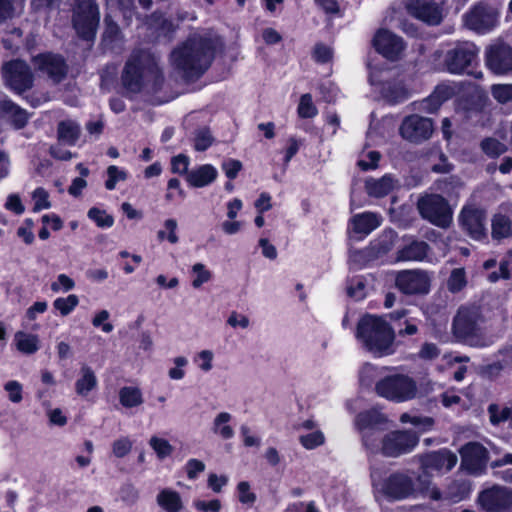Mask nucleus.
<instances>
[{"instance_id": "f257e3e1", "label": "nucleus", "mask_w": 512, "mask_h": 512, "mask_svg": "<svg viewBox=\"0 0 512 512\" xmlns=\"http://www.w3.org/2000/svg\"><path fill=\"white\" fill-rule=\"evenodd\" d=\"M220 45V38L212 31L198 30L172 50L170 60L183 78L196 80L211 66Z\"/></svg>"}, {"instance_id": "f03ea898", "label": "nucleus", "mask_w": 512, "mask_h": 512, "mask_svg": "<svg viewBox=\"0 0 512 512\" xmlns=\"http://www.w3.org/2000/svg\"><path fill=\"white\" fill-rule=\"evenodd\" d=\"M121 81L129 93L144 89L155 92L163 82V74L153 57L144 51L135 52L125 64Z\"/></svg>"}, {"instance_id": "7ed1b4c3", "label": "nucleus", "mask_w": 512, "mask_h": 512, "mask_svg": "<svg viewBox=\"0 0 512 512\" xmlns=\"http://www.w3.org/2000/svg\"><path fill=\"white\" fill-rule=\"evenodd\" d=\"M356 338L374 356L381 357L394 352V331L381 317L363 316L357 324Z\"/></svg>"}, {"instance_id": "20e7f679", "label": "nucleus", "mask_w": 512, "mask_h": 512, "mask_svg": "<svg viewBox=\"0 0 512 512\" xmlns=\"http://www.w3.org/2000/svg\"><path fill=\"white\" fill-rule=\"evenodd\" d=\"M484 317L479 308L460 307L453 319L452 333L460 342L476 348L489 346L492 341L483 327Z\"/></svg>"}, {"instance_id": "39448f33", "label": "nucleus", "mask_w": 512, "mask_h": 512, "mask_svg": "<svg viewBox=\"0 0 512 512\" xmlns=\"http://www.w3.org/2000/svg\"><path fill=\"white\" fill-rule=\"evenodd\" d=\"M375 393L388 401L403 403L418 397L417 382L408 374L394 373L375 383Z\"/></svg>"}, {"instance_id": "423d86ee", "label": "nucleus", "mask_w": 512, "mask_h": 512, "mask_svg": "<svg viewBox=\"0 0 512 512\" xmlns=\"http://www.w3.org/2000/svg\"><path fill=\"white\" fill-rule=\"evenodd\" d=\"M478 54L479 48L474 43L469 41L459 42L446 52L444 67L451 74L467 73L481 79L483 77L481 71L472 72L468 70L477 63Z\"/></svg>"}, {"instance_id": "0eeeda50", "label": "nucleus", "mask_w": 512, "mask_h": 512, "mask_svg": "<svg viewBox=\"0 0 512 512\" xmlns=\"http://www.w3.org/2000/svg\"><path fill=\"white\" fill-rule=\"evenodd\" d=\"M418 482L419 485L415 483L413 475L408 472H395L385 479L381 491L392 500L416 497L418 492L428 488V481H423L420 476Z\"/></svg>"}, {"instance_id": "6e6552de", "label": "nucleus", "mask_w": 512, "mask_h": 512, "mask_svg": "<svg viewBox=\"0 0 512 512\" xmlns=\"http://www.w3.org/2000/svg\"><path fill=\"white\" fill-rule=\"evenodd\" d=\"M420 216L440 228H447L452 222V209L448 201L439 194H426L417 201Z\"/></svg>"}, {"instance_id": "1a4fd4ad", "label": "nucleus", "mask_w": 512, "mask_h": 512, "mask_svg": "<svg viewBox=\"0 0 512 512\" xmlns=\"http://www.w3.org/2000/svg\"><path fill=\"white\" fill-rule=\"evenodd\" d=\"M418 443L419 436L414 431L394 430L385 434L378 448L372 451H380L386 457L396 458L413 451Z\"/></svg>"}, {"instance_id": "9d476101", "label": "nucleus", "mask_w": 512, "mask_h": 512, "mask_svg": "<svg viewBox=\"0 0 512 512\" xmlns=\"http://www.w3.org/2000/svg\"><path fill=\"white\" fill-rule=\"evenodd\" d=\"M99 20L100 12L95 0H78L73 15V25L80 37L92 40L95 37Z\"/></svg>"}, {"instance_id": "9b49d317", "label": "nucleus", "mask_w": 512, "mask_h": 512, "mask_svg": "<svg viewBox=\"0 0 512 512\" xmlns=\"http://www.w3.org/2000/svg\"><path fill=\"white\" fill-rule=\"evenodd\" d=\"M388 422L387 417L377 409H370L359 413L355 418V427L362 436L366 448H378L377 429Z\"/></svg>"}, {"instance_id": "f8f14e48", "label": "nucleus", "mask_w": 512, "mask_h": 512, "mask_svg": "<svg viewBox=\"0 0 512 512\" xmlns=\"http://www.w3.org/2000/svg\"><path fill=\"white\" fill-rule=\"evenodd\" d=\"M432 276L422 269L402 270L396 274L395 286L405 295H426Z\"/></svg>"}, {"instance_id": "ddd939ff", "label": "nucleus", "mask_w": 512, "mask_h": 512, "mask_svg": "<svg viewBox=\"0 0 512 512\" xmlns=\"http://www.w3.org/2000/svg\"><path fill=\"white\" fill-rule=\"evenodd\" d=\"M485 64L495 75H507L512 72V46L502 40H496L485 49Z\"/></svg>"}, {"instance_id": "4468645a", "label": "nucleus", "mask_w": 512, "mask_h": 512, "mask_svg": "<svg viewBox=\"0 0 512 512\" xmlns=\"http://www.w3.org/2000/svg\"><path fill=\"white\" fill-rule=\"evenodd\" d=\"M2 75L5 83L17 93H22L33 85L34 77L30 67L19 59L4 64Z\"/></svg>"}, {"instance_id": "2eb2a0df", "label": "nucleus", "mask_w": 512, "mask_h": 512, "mask_svg": "<svg viewBox=\"0 0 512 512\" xmlns=\"http://www.w3.org/2000/svg\"><path fill=\"white\" fill-rule=\"evenodd\" d=\"M478 503L485 512H511L512 489L494 485L479 493Z\"/></svg>"}, {"instance_id": "dca6fc26", "label": "nucleus", "mask_w": 512, "mask_h": 512, "mask_svg": "<svg viewBox=\"0 0 512 512\" xmlns=\"http://www.w3.org/2000/svg\"><path fill=\"white\" fill-rule=\"evenodd\" d=\"M461 468L473 475L485 472L489 460L488 450L479 442H468L459 450Z\"/></svg>"}, {"instance_id": "f3484780", "label": "nucleus", "mask_w": 512, "mask_h": 512, "mask_svg": "<svg viewBox=\"0 0 512 512\" xmlns=\"http://www.w3.org/2000/svg\"><path fill=\"white\" fill-rule=\"evenodd\" d=\"M498 11L488 5L479 3L464 15L465 25L478 33L491 31L498 24Z\"/></svg>"}, {"instance_id": "a211bd4d", "label": "nucleus", "mask_w": 512, "mask_h": 512, "mask_svg": "<svg viewBox=\"0 0 512 512\" xmlns=\"http://www.w3.org/2000/svg\"><path fill=\"white\" fill-rule=\"evenodd\" d=\"M388 71H370V82L378 85L382 96L390 103H399L407 99L408 91L401 81H390Z\"/></svg>"}, {"instance_id": "6ab92c4d", "label": "nucleus", "mask_w": 512, "mask_h": 512, "mask_svg": "<svg viewBox=\"0 0 512 512\" xmlns=\"http://www.w3.org/2000/svg\"><path fill=\"white\" fill-rule=\"evenodd\" d=\"M443 0H407L406 9L413 17L429 24L438 25L443 19Z\"/></svg>"}, {"instance_id": "aec40b11", "label": "nucleus", "mask_w": 512, "mask_h": 512, "mask_svg": "<svg viewBox=\"0 0 512 512\" xmlns=\"http://www.w3.org/2000/svg\"><path fill=\"white\" fill-rule=\"evenodd\" d=\"M399 131L405 140L420 143L431 137L433 124L429 118L410 115L402 121Z\"/></svg>"}, {"instance_id": "412c9836", "label": "nucleus", "mask_w": 512, "mask_h": 512, "mask_svg": "<svg viewBox=\"0 0 512 512\" xmlns=\"http://www.w3.org/2000/svg\"><path fill=\"white\" fill-rule=\"evenodd\" d=\"M372 43L376 51L389 60L399 59L405 49L402 38L387 29H379Z\"/></svg>"}, {"instance_id": "4be33fe9", "label": "nucleus", "mask_w": 512, "mask_h": 512, "mask_svg": "<svg viewBox=\"0 0 512 512\" xmlns=\"http://www.w3.org/2000/svg\"><path fill=\"white\" fill-rule=\"evenodd\" d=\"M419 461L424 471L447 472L455 467L458 458L450 450L441 449L420 455Z\"/></svg>"}, {"instance_id": "5701e85b", "label": "nucleus", "mask_w": 512, "mask_h": 512, "mask_svg": "<svg viewBox=\"0 0 512 512\" xmlns=\"http://www.w3.org/2000/svg\"><path fill=\"white\" fill-rule=\"evenodd\" d=\"M460 222L468 234L480 240L486 236V214L477 208H464L460 214Z\"/></svg>"}, {"instance_id": "b1692460", "label": "nucleus", "mask_w": 512, "mask_h": 512, "mask_svg": "<svg viewBox=\"0 0 512 512\" xmlns=\"http://www.w3.org/2000/svg\"><path fill=\"white\" fill-rule=\"evenodd\" d=\"M35 66L46 74L53 83H59L67 73L66 64L62 57L52 54H43L35 57Z\"/></svg>"}, {"instance_id": "393cba45", "label": "nucleus", "mask_w": 512, "mask_h": 512, "mask_svg": "<svg viewBox=\"0 0 512 512\" xmlns=\"http://www.w3.org/2000/svg\"><path fill=\"white\" fill-rule=\"evenodd\" d=\"M429 252L430 246L425 241L412 239L398 249L396 260L421 262L427 258Z\"/></svg>"}, {"instance_id": "a878e982", "label": "nucleus", "mask_w": 512, "mask_h": 512, "mask_svg": "<svg viewBox=\"0 0 512 512\" xmlns=\"http://www.w3.org/2000/svg\"><path fill=\"white\" fill-rule=\"evenodd\" d=\"M217 175L218 172L212 165L205 164L190 171L186 176V180L190 186L201 188L214 182Z\"/></svg>"}, {"instance_id": "bb28decb", "label": "nucleus", "mask_w": 512, "mask_h": 512, "mask_svg": "<svg viewBox=\"0 0 512 512\" xmlns=\"http://www.w3.org/2000/svg\"><path fill=\"white\" fill-rule=\"evenodd\" d=\"M397 184L398 181L390 174H387L379 179H367L365 182V188L370 196L380 198L389 194Z\"/></svg>"}, {"instance_id": "cd10ccee", "label": "nucleus", "mask_w": 512, "mask_h": 512, "mask_svg": "<svg viewBox=\"0 0 512 512\" xmlns=\"http://www.w3.org/2000/svg\"><path fill=\"white\" fill-rule=\"evenodd\" d=\"M382 217L373 212H364L352 217L351 223L356 233L368 235L380 226Z\"/></svg>"}, {"instance_id": "c85d7f7f", "label": "nucleus", "mask_w": 512, "mask_h": 512, "mask_svg": "<svg viewBox=\"0 0 512 512\" xmlns=\"http://www.w3.org/2000/svg\"><path fill=\"white\" fill-rule=\"evenodd\" d=\"M0 112L16 129L23 128L28 121L27 112L10 100L0 102Z\"/></svg>"}, {"instance_id": "c756f323", "label": "nucleus", "mask_w": 512, "mask_h": 512, "mask_svg": "<svg viewBox=\"0 0 512 512\" xmlns=\"http://www.w3.org/2000/svg\"><path fill=\"white\" fill-rule=\"evenodd\" d=\"M98 380L93 369L84 364L80 368V377L75 382V391L85 397L97 387Z\"/></svg>"}, {"instance_id": "7c9ffc66", "label": "nucleus", "mask_w": 512, "mask_h": 512, "mask_svg": "<svg viewBox=\"0 0 512 512\" xmlns=\"http://www.w3.org/2000/svg\"><path fill=\"white\" fill-rule=\"evenodd\" d=\"M491 227L493 239L500 240L512 235V222L510 217L505 213H496L491 220Z\"/></svg>"}, {"instance_id": "2f4dec72", "label": "nucleus", "mask_w": 512, "mask_h": 512, "mask_svg": "<svg viewBox=\"0 0 512 512\" xmlns=\"http://www.w3.org/2000/svg\"><path fill=\"white\" fill-rule=\"evenodd\" d=\"M156 500L166 512H179L183 507L180 494L172 489L161 490Z\"/></svg>"}, {"instance_id": "473e14b6", "label": "nucleus", "mask_w": 512, "mask_h": 512, "mask_svg": "<svg viewBox=\"0 0 512 512\" xmlns=\"http://www.w3.org/2000/svg\"><path fill=\"white\" fill-rule=\"evenodd\" d=\"M58 140L67 145H74L80 136V127L71 120H64L58 124Z\"/></svg>"}, {"instance_id": "72a5a7b5", "label": "nucleus", "mask_w": 512, "mask_h": 512, "mask_svg": "<svg viewBox=\"0 0 512 512\" xmlns=\"http://www.w3.org/2000/svg\"><path fill=\"white\" fill-rule=\"evenodd\" d=\"M232 416L228 412H221L216 415L212 422V432L222 439H231L234 436V430L229 425Z\"/></svg>"}, {"instance_id": "f704fd0d", "label": "nucleus", "mask_w": 512, "mask_h": 512, "mask_svg": "<svg viewBox=\"0 0 512 512\" xmlns=\"http://www.w3.org/2000/svg\"><path fill=\"white\" fill-rule=\"evenodd\" d=\"M17 349L24 354H33L39 349V339L37 335L25 332H17L14 337Z\"/></svg>"}, {"instance_id": "c9c22d12", "label": "nucleus", "mask_w": 512, "mask_h": 512, "mask_svg": "<svg viewBox=\"0 0 512 512\" xmlns=\"http://www.w3.org/2000/svg\"><path fill=\"white\" fill-rule=\"evenodd\" d=\"M150 25L156 26L164 36H172L179 28L174 19H167L161 12H154L149 18Z\"/></svg>"}, {"instance_id": "e433bc0d", "label": "nucleus", "mask_w": 512, "mask_h": 512, "mask_svg": "<svg viewBox=\"0 0 512 512\" xmlns=\"http://www.w3.org/2000/svg\"><path fill=\"white\" fill-rule=\"evenodd\" d=\"M119 401L126 408L137 407L143 403L142 392L138 387L125 386L119 391Z\"/></svg>"}, {"instance_id": "4c0bfd02", "label": "nucleus", "mask_w": 512, "mask_h": 512, "mask_svg": "<svg viewBox=\"0 0 512 512\" xmlns=\"http://www.w3.org/2000/svg\"><path fill=\"white\" fill-rule=\"evenodd\" d=\"M487 412L489 414L490 423L497 426L503 422H512V406H501L492 403L488 406Z\"/></svg>"}, {"instance_id": "58836bf2", "label": "nucleus", "mask_w": 512, "mask_h": 512, "mask_svg": "<svg viewBox=\"0 0 512 512\" xmlns=\"http://www.w3.org/2000/svg\"><path fill=\"white\" fill-rule=\"evenodd\" d=\"M479 146L481 151L489 158H497L508 150L505 143L494 137L482 139Z\"/></svg>"}, {"instance_id": "ea45409f", "label": "nucleus", "mask_w": 512, "mask_h": 512, "mask_svg": "<svg viewBox=\"0 0 512 512\" xmlns=\"http://www.w3.org/2000/svg\"><path fill=\"white\" fill-rule=\"evenodd\" d=\"M469 493L470 485L466 481L455 480L448 485L445 491V498L457 503L465 499Z\"/></svg>"}, {"instance_id": "a19ab883", "label": "nucleus", "mask_w": 512, "mask_h": 512, "mask_svg": "<svg viewBox=\"0 0 512 512\" xmlns=\"http://www.w3.org/2000/svg\"><path fill=\"white\" fill-rule=\"evenodd\" d=\"M397 234L393 230H385L374 243V249L378 254H385L389 252L396 241Z\"/></svg>"}, {"instance_id": "79ce46f5", "label": "nucleus", "mask_w": 512, "mask_h": 512, "mask_svg": "<svg viewBox=\"0 0 512 512\" xmlns=\"http://www.w3.org/2000/svg\"><path fill=\"white\" fill-rule=\"evenodd\" d=\"M79 304V298L75 294H70L67 297L56 298L53 302V307L59 311L62 316L69 315Z\"/></svg>"}, {"instance_id": "37998d69", "label": "nucleus", "mask_w": 512, "mask_h": 512, "mask_svg": "<svg viewBox=\"0 0 512 512\" xmlns=\"http://www.w3.org/2000/svg\"><path fill=\"white\" fill-rule=\"evenodd\" d=\"M467 284L466 274L463 268H455L452 270L448 280L447 288L452 293L461 291Z\"/></svg>"}, {"instance_id": "c03bdc74", "label": "nucleus", "mask_w": 512, "mask_h": 512, "mask_svg": "<svg viewBox=\"0 0 512 512\" xmlns=\"http://www.w3.org/2000/svg\"><path fill=\"white\" fill-rule=\"evenodd\" d=\"M149 445L157 454L159 459H164L170 456L173 452V446L163 438L152 436L149 440Z\"/></svg>"}, {"instance_id": "a18cd8bd", "label": "nucleus", "mask_w": 512, "mask_h": 512, "mask_svg": "<svg viewBox=\"0 0 512 512\" xmlns=\"http://www.w3.org/2000/svg\"><path fill=\"white\" fill-rule=\"evenodd\" d=\"M492 97L500 104L512 102V84H494L491 86Z\"/></svg>"}, {"instance_id": "49530a36", "label": "nucleus", "mask_w": 512, "mask_h": 512, "mask_svg": "<svg viewBox=\"0 0 512 512\" xmlns=\"http://www.w3.org/2000/svg\"><path fill=\"white\" fill-rule=\"evenodd\" d=\"M299 441L304 448L311 450L321 446L325 441V437L320 430H313L308 434L301 435Z\"/></svg>"}, {"instance_id": "de8ad7c7", "label": "nucleus", "mask_w": 512, "mask_h": 512, "mask_svg": "<svg viewBox=\"0 0 512 512\" xmlns=\"http://www.w3.org/2000/svg\"><path fill=\"white\" fill-rule=\"evenodd\" d=\"M297 110L301 118H313L318 113L316 106L313 104L312 96L308 93L301 96Z\"/></svg>"}, {"instance_id": "09e8293b", "label": "nucleus", "mask_w": 512, "mask_h": 512, "mask_svg": "<svg viewBox=\"0 0 512 512\" xmlns=\"http://www.w3.org/2000/svg\"><path fill=\"white\" fill-rule=\"evenodd\" d=\"M88 217L93 220L100 228H109L113 225L114 219L106 211L100 210L96 207L89 209Z\"/></svg>"}, {"instance_id": "8fccbe9b", "label": "nucleus", "mask_w": 512, "mask_h": 512, "mask_svg": "<svg viewBox=\"0 0 512 512\" xmlns=\"http://www.w3.org/2000/svg\"><path fill=\"white\" fill-rule=\"evenodd\" d=\"M192 272L196 275L192 281V286L196 289L200 288L204 283L211 280L212 274L205 268L202 263H196L192 266Z\"/></svg>"}, {"instance_id": "3c124183", "label": "nucleus", "mask_w": 512, "mask_h": 512, "mask_svg": "<svg viewBox=\"0 0 512 512\" xmlns=\"http://www.w3.org/2000/svg\"><path fill=\"white\" fill-rule=\"evenodd\" d=\"M119 497L127 505H134L139 499L138 489L131 483H125L119 490Z\"/></svg>"}, {"instance_id": "603ef678", "label": "nucleus", "mask_w": 512, "mask_h": 512, "mask_svg": "<svg viewBox=\"0 0 512 512\" xmlns=\"http://www.w3.org/2000/svg\"><path fill=\"white\" fill-rule=\"evenodd\" d=\"M107 175L108 179L105 182V187L108 190H113L118 181H124L127 179V173L115 165H111L107 168Z\"/></svg>"}, {"instance_id": "864d4df0", "label": "nucleus", "mask_w": 512, "mask_h": 512, "mask_svg": "<svg viewBox=\"0 0 512 512\" xmlns=\"http://www.w3.org/2000/svg\"><path fill=\"white\" fill-rule=\"evenodd\" d=\"M133 442L128 437H121L112 443V453L117 458H123L132 450Z\"/></svg>"}, {"instance_id": "5fc2aeb1", "label": "nucleus", "mask_w": 512, "mask_h": 512, "mask_svg": "<svg viewBox=\"0 0 512 512\" xmlns=\"http://www.w3.org/2000/svg\"><path fill=\"white\" fill-rule=\"evenodd\" d=\"M213 142V137L207 128L199 129L195 134L194 148L197 151H205Z\"/></svg>"}, {"instance_id": "6e6d98bb", "label": "nucleus", "mask_w": 512, "mask_h": 512, "mask_svg": "<svg viewBox=\"0 0 512 512\" xmlns=\"http://www.w3.org/2000/svg\"><path fill=\"white\" fill-rule=\"evenodd\" d=\"M105 30L103 34L104 41L114 42L120 37V28L110 15L104 18Z\"/></svg>"}, {"instance_id": "4d7b16f0", "label": "nucleus", "mask_w": 512, "mask_h": 512, "mask_svg": "<svg viewBox=\"0 0 512 512\" xmlns=\"http://www.w3.org/2000/svg\"><path fill=\"white\" fill-rule=\"evenodd\" d=\"M34 207L33 211L38 212L42 209L50 208L51 204L48 200V193L43 188H37L33 192Z\"/></svg>"}, {"instance_id": "13d9d810", "label": "nucleus", "mask_w": 512, "mask_h": 512, "mask_svg": "<svg viewBox=\"0 0 512 512\" xmlns=\"http://www.w3.org/2000/svg\"><path fill=\"white\" fill-rule=\"evenodd\" d=\"M4 390L7 392L11 402L20 403L22 401V385L18 381H8L4 385Z\"/></svg>"}, {"instance_id": "bf43d9fd", "label": "nucleus", "mask_w": 512, "mask_h": 512, "mask_svg": "<svg viewBox=\"0 0 512 512\" xmlns=\"http://www.w3.org/2000/svg\"><path fill=\"white\" fill-rule=\"evenodd\" d=\"M440 353L441 351L436 344L425 342L418 352V357L425 361H431L436 359Z\"/></svg>"}, {"instance_id": "052dcab7", "label": "nucleus", "mask_w": 512, "mask_h": 512, "mask_svg": "<svg viewBox=\"0 0 512 512\" xmlns=\"http://www.w3.org/2000/svg\"><path fill=\"white\" fill-rule=\"evenodd\" d=\"M214 358V354L211 350H202L194 358V361L198 364V367L204 371L208 372L212 369V361Z\"/></svg>"}, {"instance_id": "680f3d73", "label": "nucleus", "mask_w": 512, "mask_h": 512, "mask_svg": "<svg viewBox=\"0 0 512 512\" xmlns=\"http://www.w3.org/2000/svg\"><path fill=\"white\" fill-rule=\"evenodd\" d=\"M365 288V282L360 278H356L347 287V293L350 297L361 300L365 297Z\"/></svg>"}, {"instance_id": "e2e57ef3", "label": "nucleus", "mask_w": 512, "mask_h": 512, "mask_svg": "<svg viewBox=\"0 0 512 512\" xmlns=\"http://www.w3.org/2000/svg\"><path fill=\"white\" fill-rule=\"evenodd\" d=\"M75 287V282L72 278L67 276L66 274H60L57 277V281L51 284V290L53 292H59L63 290L64 292L70 291Z\"/></svg>"}, {"instance_id": "0e129e2a", "label": "nucleus", "mask_w": 512, "mask_h": 512, "mask_svg": "<svg viewBox=\"0 0 512 512\" xmlns=\"http://www.w3.org/2000/svg\"><path fill=\"white\" fill-rule=\"evenodd\" d=\"M189 158L183 154H179L172 158L171 169L172 172L180 175L188 174Z\"/></svg>"}, {"instance_id": "69168bd1", "label": "nucleus", "mask_w": 512, "mask_h": 512, "mask_svg": "<svg viewBox=\"0 0 512 512\" xmlns=\"http://www.w3.org/2000/svg\"><path fill=\"white\" fill-rule=\"evenodd\" d=\"M225 175L229 179H235L242 169V163L236 159H227L221 165Z\"/></svg>"}, {"instance_id": "338daca9", "label": "nucleus", "mask_w": 512, "mask_h": 512, "mask_svg": "<svg viewBox=\"0 0 512 512\" xmlns=\"http://www.w3.org/2000/svg\"><path fill=\"white\" fill-rule=\"evenodd\" d=\"M333 55L332 49L324 44H316L313 51L315 61L326 63L331 60Z\"/></svg>"}, {"instance_id": "774afa93", "label": "nucleus", "mask_w": 512, "mask_h": 512, "mask_svg": "<svg viewBox=\"0 0 512 512\" xmlns=\"http://www.w3.org/2000/svg\"><path fill=\"white\" fill-rule=\"evenodd\" d=\"M442 104L431 94L429 97L423 99L417 104L416 109L426 112V113H434L436 112Z\"/></svg>"}]
</instances>
